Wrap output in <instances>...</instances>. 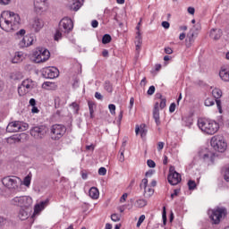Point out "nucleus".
Segmentation results:
<instances>
[{
	"label": "nucleus",
	"mask_w": 229,
	"mask_h": 229,
	"mask_svg": "<svg viewBox=\"0 0 229 229\" xmlns=\"http://www.w3.org/2000/svg\"><path fill=\"white\" fill-rule=\"evenodd\" d=\"M153 119L155 120V123L157 126H160V110L158 109V102H156L153 109Z\"/></svg>",
	"instance_id": "21"
},
{
	"label": "nucleus",
	"mask_w": 229,
	"mask_h": 229,
	"mask_svg": "<svg viewBox=\"0 0 229 229\" xmlns=\"http://www.w3.org/2000/svg\"><path fill=\"white\" fill-rule=\"evenodd\" d=\"M158 103V106L159 108H161V110H164V108H165V103H166V100L165 98H161V100H159Z\"/></svg>",
	"instance_id": "42"
},
{
	"label": "nucleus",
	"mask_w": 229,
	"mask_h": 229,
	"mask_svg": "<svg viewBox=\"0 0 229 229\" xmlns=\"http://www.w3.org/2000/svg\"><path fill=\"white\" fill-rule=\"evenodd\" d=\"M134 104H135V98H131V99H130V106H129L130 110H131V108H133V105Z\"/></svg>",
	"instance_id": "60"
},
{
	"label": "nucleus",
	"mask_w": 229,
	"mask_h": 229,
	"mask_svg": "<svg viewBox=\"0 0 229 229\" xmlns=\"http://www.w3.org/2000/svg\"><path fill=\"white\" fill-rule=\"evenodd\" d=\"M91 26L92 28H98V26H99V22L97 20H93L91 21Z\"/></svg>",
	"instance_id": "57"
},
{
	"label": "nucleus",
	"mask_w": 229,
	"mask_h": 229,
	"mask_svg": "<svg viewBox=\"0 0 229 229\" xmlns=\"http://www.w3.org/2000/svg\"><path fill=\"white\" fill-rule=\"evenodd\" d=\"M49 6L47 0H34V9L38 13L40 12H46V9Z\"/></svg>",
	"instance_id": "18"
},
{
	"label": "nucleus",
	"mask_w": 229,
	"mask_h": 229,
	"mask_svg": "<svg viewBox=\"0 0 229 229\" xmlns=\"http://www.w3.org/2000/svg\"><path fill=\"white\" fill-rule=\"evenodd\" d=\"M124 151H126V141L123 142L120 148V155L118 156L119 162H124Z\"/></svg>",
	"instance_id": "30"
},
{
	"label": "nucleus",
	"mask_w": 229,
	"mask_h": 229,
	"mask_svg": "<svg viewBox=\"0 0 229 229\" xmlns=\"http://www.w3.org/2000/svg\"><path fill=\"white\" fill-rule=\"evenodd\" d=\"M147 165H148L149 167H156L157 164L155 163V161L151 160V159H148L147 161Z\"/></svg>",
	"instance_id": "49"
},
{
	"label": "nucleus",
	"mask_w": 229,
	"mask_h": 229,
	"mask_svg": "<svg viewBox=\"0 0 229 229\" xmlns=\"http://www.w3.org/2000/svg\"><path fill=\"white\" fill-rule=\"evenodd\" d=\"M199 158L200 160H202V162H206L208 165H210V164H214V154H212V152L199 154Z\"/></svg>",
	"instance_id": "20"
},
{
	"label": "nucleus",
	"mask_w": 229,
	"mask_h": 229,
	"mask_svg": "<svg viewBox=\"0 0 229 229\" xmlns=\"http://www.w3.org/2000/svg\"><path fill=\"white\" fill-rule=\"evenodd\" d=\"M88 106L89 110V117L90 119H94V112L96 110V103L94 101H89Z\"/></svg>",
	"instance_id": "31"
},
{
	"label": "nucleus",
	"mask_w": 229,
	"mask_h": 229,
	"mask_svg": "<svg viewBox=\"0 0 229 229\" xmlns=\"http://www.w3.org/2000/svg\"><path fill=\"white\" fill-rule=\"evenodd\" d=\"M23 58L24 55L22 54V52H17L14 57L13 58V64H19L22 62Z\"/></svg>",
	"instance_id": "32"
},
{
	"label": "nucleus",
	"mask_w": 229,
	"mask_h": 229,
	"mask_svg": "<svg viewBox=\"0 0 229 229\" xmlns=\"http://www.w3.org/2000/svg\"><path fill=\"white\" fill-rule=\"evenodd\" d=\"M30 106H35V105H37V100H35V98H30Z\"/></svg>",
	"instance_id": "62"
},
{
	"label": "nucleus",
	"mask_w": 229,
	"mask_h": 229,
	"mask_svg": "<svg viewBox=\"0 0 229 229\" xmlns=\"http://www.w3.org/2000/svg\"><path fill=\"white\" fill-rule=\"evenodd\" d=\"M11 203L15 207L26 208V210H31V207H33V199H31L30 196L14 197L11 200Z\"/></svg>",
	"instance_id": "5"
},
{
	"label": "nucleus",
	"mask_w": 229,
	"mask_h": 229,
	"mask_svg": "<svg viewBox=\"0 0 229 229\" xmlns=\"http://www.w3.org/2000/svg\"><path fill=\"white\" fill-rule=\"evenodd\" d=\"M212 94L216 99V106H217L219 114H223V107L221 106V101L219 100L220 98L223 97V91L220 89L215 88L212 90Z\"/></svg>",
	"instance_id": "16"
},
{
	"label": "nucleus",
	"mask_w": 229,
	"mask_h": 229,
	"mask_svg": "<svg viewBox=\"0 0 229 229\" xmlns=\"http://www.w3.org/2000/svg\"><path fill=\"white\" fill-rule=\"evenodd\" d=\"M44 86L45 87H55V83H53V82H45Z\"/></svg>",
	"instance_id": "64"
},
{
	"label": "nucleus",
	"mask_w": 229,
	"mask_h": 229,
	"mask_svg": "<svg viewBox=\"0 0 229 229\" xmlns=\"http://www.w3.org/2000/svg\"><path fill=\"white\" fill-rule=\"evenodd\" d=\"M219 77L222 81H229V72L226 69L222 68L219 72Z\"/></svg>",
	"instance_id": "28"
},
{
	"label": "nucleus",
	"mask_w": 229,
	"mask_h": 229,
	"mask_svg": "<svg viewBox=\"0 0 229 229\" xmlns=\"http://www.w3.org/2000/svg\"><path fill=\"white\" fill-rule=\"evenodd\" d=\"M188 187L190 191H194L196 189V182L190 180L188 182Z\"/></svg>",
	"instance_id": "41"
},
{
	"label": "nucleus",
	"mask_w": 229,
	"mask_h": 229,
	"mask_svg": "<svg viewBox=\"0 0 229 229\" xmlns=\"http://www.w3.org/2000/svg\"><path fill=\"white\" fill-rule=\"evenodd\" d=\"M164 146H165V143H164L163 141H159L157 143V151H161L164 149Z\"/></svg>",
	"instance_id": "50"
},
{
	"label": "nucleus",
	"mask_w": 229,
	"mask_h": 229,
	"mask_svg": "<svg viewBox=\"0 0 229 229\" xmlns=\"http://www.w3.org/2000/svg\"><path fill=\"white\" fill-rule=\"evenodd\" d=\"M0 28L4 31H16L21 28V16L13 12H4L0 16Z\"/></svg>",
	"instance_id": "1"
},
{
	"label": "nucleus",
	"mask_w": 229,
	"mask_h": 229,
	"mask_svg": "<svg viewBox=\"0 0 229 229\" xmlns=\"http://www.w3.org/2000/svg\"><path fill=\"white\" fill-rule=\"evenodd\" d=\"M44 28V21L40 18H34L30 22V30L34 33H38Z\"/></svg>",
	"instance_id": "15"
},
{
	"label": "nucleus",
	"mask_w": 229,
	"mask_h": 229,
	"mask_svg": "<svg viewBox=\"0 0 229 229\" xmlns=\"http://www.w3.org/2000/svg\"><path fill=\"white\" fill-rule=\"evenodd\" d=\"M111 219L114 223H117V221H121V216L117 214H113V215H111Z\"/></svg>",
	"instance_id": "45"
},
{
	"label": "nucleus",
	"mask_w": 229,
	"mask_h": 229,
	"mask_svg": "<svg viewBox=\"0 0 229 229\" xmlns=\"http://www.w3.org/2000/svg\"><path fill=\"white\" fill-rule=\"evenodd\" d=\"M105 89L107 92H112V90H113L112 84L110 82H108V81H106V83H105Z\"/></svg>",
	"instance_id": "44"
},
{
	"label": "nucleus",
	"mask_w": 229,
	"mask_h": 229,
	"mask_svg": "<svg viewBox=\"0 0 229 229\" xmlns=\"http://www.w3.org/2000/svg\"><path fill=\"white\" fill-rule=\"evenodd\" d=\"M98 174H99L100 176H105V174H106V168H105V167H100V168L98 169Z\"/></svg>",
	"instance_id": "47"
},
{
	"label": "nucleus",
	"mask_w": 229,
	"mask_h": 229,
	"mask_svg": "<svg viewBox=\"0 0 229 229\" xmlns=\"http://www.w3.org/2000/svg\"><path fill=\"white\" fill-rule=\"evenodd\" d=\"M181 182L182 175H180V174L174 171V168L171 166L168 174V182L170 185H178Z\"/></svg>",
	"instance_id": "13"
},
{
	"label": "nucleus",
	"mask_w": 229,
	"mask_h": 229,
	"mask_svg": "<svg viewBox=\"0 0 229 229\" xmlns=\"http://www.w3.org/2000/svg\"><path fill=\"white\" fill-rule=\"evenodd\" d=\"M226 216V208H216L209 211V217L213 221L214 225H219L221 219Z\"/></svg>",
	"instance_id": "10"
},
{
	"label": "nucleus",
	"mask_w": 229,
	"mask_h": 229,
	"mask_svg": "<svg viewBox=\"0 0 229 229\" xmlns=\"http://www.w3.org/2000/svg\"><path fill=\"white\" fill-rule=\"evenodd\" d=\"M161 26H163V28H165V30H169V27L171 26V24H169V21H163L161 23Z\"/></svg>",
	"instance_id": "54"
},
{
	"label": "nucleus",
	"mask_w": 229,
	"mask_h": 229,
	"mask_svg": "<svg viewBox=\"0 0 229 229\" xmlns=\"http://www.w3.org/2000/svg\"><path fill=\"white\" fill-rule=\"evenodd\" d=\"M215 104L214 98H207L204 102L205 106H214Z\"/></svg>",
	"instance_id": "38"
},
{
	"label": "nucleus",
	"mask_w": 229,
	"mask_h": 229,
	"mask_svg": "<svg viewBox=\"0 0 229 229\" xmlns=\"http://www.w3.org/2000/svg\"><path fill=\"white\" fill-rule=\"evenodd\" d=\"M174 110H176V104L172 103V104L170 105V107H169V112H170L171 114H173V112H174Z\"/></svg>",
	"instance_id": "53"
},
{
	"label": "nucleus",
	"mask_w": 229,
	"mask_h": 229,
	"mask_svg": "<svg viewBox=\"0 0 229 229\" xmlns=\"http://www.w3.org/2000/svg\"><path fill=\"white\" fill-rule=\"evenodd\" d=\"M221 35H223V31L221 29H213L210 31V38H213V40H219L221 38Z\"/></svg>",
	"instance_id": "24"
},
{
	"label": "nucleus",
	"mask_w": 229,
	"mask_h": 229,
	"mask_svg": "<svg viewBox=\"0 0 229 229\" xmlns=\"http://www.w3.org/2000/svg\"><path fill=\"white\" fill-rule=\"evenodd\" d=\"M198 127L207 135H215L219 131V123L214 120L200 118L198 120Z\"/></svg>",
	"instance_id": "2"
},
{
	"label": "nucleus",
	"mask_w": 229,
	"mask_h": 229,
	"mask_svg": "<svg viewBox=\"0 0 229 229\" xmlns=\"http://www.w3.org/2000/svg\"><path fill=\"white\" fill-rule=\"evenodd\" d=\"M140 187V189H144L145 192H148V179H142Z\"/></svg>",
	"instance_id": "37"
},
{
	"label": "nucleus",
	"mask_w": 229,
	"mask_h": 229,
	"mask_svg": "<svg viewBox=\"0 0 229 229\" xmlns=\"http://www.w3.org/2000/svg\"><path fill=\"white\" fill-rule=\"evenodd\" d=\"M83 6V0H77L69 5L70 10L73 12H78Z\"/></svg>",
	"instance_id": "25"
},
{
	"label": "nucleus",
	"mask_w": 229,
	"mask_h": 229,
	"mask_svg": "<svg viewBox=\"0 0 229 229\" xmlns=\"http://www.w3.org/2000/svg\"><path fill=\"white\" fill-rule=\"evenodd\" d=\"M148 96H153L155 94V86H150L148 90Z\"/></svg>",
	"instance_id": "51"
},
{
	"label": "nucleus",
	"mask_w": 229,
	"mask_h": 229,
	"mask_svg": "<svg viewBox=\"0 0 229 229\" xmlns=\"http://www.w3.org/2000/svg\"><path fill=\"white\" fill-rule=\"evenodd\" d=\"M95 98H96V99H103V95H101V93H99V92H96L95 93Z\"/></svg>",
	"instance_id": "61"
},
{
	"label": "nucleus",
	"mask_w": 229,
	"mask_h": 229,
	"mask_svg": "<svg viewBox=\"0 0 229 229\" xmlns=\"http://www.w3.org/2000/svg\"><path fill=\"white\" fill-rule=\"evenodd\" d=\"M35 89V81L31 79L24 80L21 84L18 87L19 96H26L28 92H31Z\"/></svg>",
	"instance_id": "12"
},
{
	"label": "nucleus",
	"mask_w": 229,
	"mask_h": 229,
	"mask_svg": "<svg viewBox=\"0 0 229 229\" xmlns=\"http://www.w3.org/2000/svg\"><path fill=\"white\" fill-rule=\"evenodd\" d=\"M35 38L31 35H26L22 38L20 41L19 46L20 47H30V46H33V41Z\"/></svg>",
	"instance_id": "19"
},
{
	"label": "nucleus",
	"mask_w": 229,
	"mask_h": 229,
	"mask_svg": "<svg viewBox=\"0 0 229 229\" xmlns=\"http://www.w3.org/2000/svg\"><path fill=\"white\" fill-rule=\"evenodd\" d=\"M67 128L63 124H54L50 127V137L52 140H60L65 135Z\"/></svg>",
	"instance_id": "7"
},
{
	"label": "nucleus",
	"mask_w": 229,
	"mask_h": 229,
	"mask_svg": "<svg viewBox=\"0 0 229 229\" xmlns=\"http://www.w3.org/2000/svg\"><path fill=\"white\" fill-rule=\"evenodd\" d=\"M16 35H17V37H19V35L21 37H24V35H26V30H24V29L20 30L18 32H16Z\"/></svg>",
	"instance_id": "52"
},
{
	"label": "nucleus",
	"mask_w": 229,
	"mask_h": 229,
	"mask_svg": "<svg viewBox=\"0 0 229 229\" xmlns=\"http://www.w3.org/2000/svg\"><path fill=\"white\" fill-rule=\"evenodd\" d=\"M146 219V216L141 215L137 222V228L140 227V225H142V223H144V220Z\"/></svg>",
	"instance_id": "43"
},
{
	"label": "nucleus",
	"mask_w": 229,
	"mask_h": 229,
	"mask_svg": "<svg viewBox=\"0 0 229 229\" xmlns=\"http://www.w3.org/2000/svg\"><path fill=\"white\" fill-rule=\"evenodd\" d=\"M128 198V193H124L121 199H120V202L121 203H124V201H126V199Z\"/></svg>",
	"instance_id": "56"
},
{
	"label": "nucleus",
	"mask_w": 229,
	"mask_h": 229,
	"mask_svg": "<svg viewBox=\"0 0 229 229\" xmlns=\"http://www.w3.org/2000/svg\"><path fill=\"white\" fill-rule=\"evenodd\" d=\"M165 53L166 55H173V48H171V47H165Z\"/></svg>",
	"instance_id": "58"
},
{
	"label": "nucleus",
	"mask_w": 229,
	"mask_h": 229,
	"mask_svg": "<svg viewBox=\"0 0 229 229\" xmlns=\"http://www.w3.org/2000/svg\"><path fill=\"white\" fill-rule=\"evenodd\" d=\"M74 25L70 18H63L59 22V27L55 34V40H60L64 35H67L72 31Z\"/></svg>",
	"instance_id": "3"
},
{
	"label": "nucleus",
	"mask_w": 229,
	"mask_h": 229,
	"mask_svg": "<svg viewBox=\"0 0 229 229\" xmlns=\"http://www.w3.org/2000/svg\"><path fill=\"white\" fill-rule=\"evenodd\" d=\"M136 41H135V44H136V51L137 53H140V47L142 46V37L140 36V31H137L136 32Z\"/></svg>",
	"instance_id": "26"
},
{
	"label": "nucleus",
	"mask_w": 229,
	"mask_h": 229,
	"mask_svg": "<svg viewBox=\"0 0 229 229\" xmlns=\"http://www.w3.org/2000/svg\"><path fill=\"white\" fill-rule=\"evenodd\" d=\"M134 205L138 208H142L146 207V205H148V201L144 199H140L135 201Z\"/></svg>",
	"instance_id": "33"
},
{
	"label": "nucleus",
	"mask_w": 229,
	"mask_h": 229,
	"mask_svg": "<svg viewBox=\"0 0 229 229\" xmlns=\"http://www.w3.org/2000/svg\"><path fill=\"white\" fill-rule=\"evenodd\" d=\"M155 191L153 190V188L148 186L147 187V192L144 191V195L147 196L148 198H150V196H153Z\"/></svg>",
	"instance_id": "39"
},
{
	"label": "nucleus",
	"mask_w": 229,
	"mask_h": 229,
	"mask_svg": "<svg viewBox=\"0 0 229 229\" xmlns=\"http://www.w3.org/2000/svg\"><path fill=\"white\" fill-rule=\"evenodd\" d=\"M112 42V37L109 34H106L102 38V43L110 44Z\"/></svg>",
	"instance_id": "36"
},
{
	"label": "nucleus",
	"mask_w": 229,
	"mask_h": 229,
	"mask_svg": "<svg viewBox=\"0 0 229 229\" xmlns=\"http://www.w3.org/2000/svg\"><path fill=\"white\" fill-rule=\"evenodd\" d=\"M12 3V0H0V4H3L4 6H6Z\"/></svg>",
	"instance_id": "55"
},
{
	"label": "nucleus",
	"mask_w": 229,
	"mask_h": 229,
	"mask_svg": "<svg viewBox=\"0 0 229 229\" xmlns=\"http://www.w3.org/2000/svg\"><path fill=\"white\" fill-rule=\"evenodd\" d=\"M196 12V9H194V7H188V13H190L191 15H194Z\"/></svg>",
	"instance_id": "59"
},
{
	"label": "nucleus",
	"mask_w": 229,
	"mask_h": 229,
	"mask_svg": "<svg viewBox=\"0 0 229 229\" xmlns=\"http://www.w3.org/2000/svg\"><path fill=\"white\" fill-rule=\"evenodd\" d=\"M89 194L92 199H98V198H99V190L96 187H92L89 189Z\"/></svg>",
	"instance_id": "29"
},
{
	"label": "nucleus",
	"mask_w": 229,
	"mask_h": 229,
	"mask_svg": "<svg viewBox=\"0 0 229 229\" xmlns=\"http://www.w3.org/2000/svg\"><path fill=\"white\" fill-rule=\"evenodd\" d=\"M135 133L136 135H139V133H140L141 139H144V137L148 135V128H146V124L142 123L140 124V126L136 125Z\"/></svg>",
	"instance_id": "22"
},
{
	"label": "nucleus",
	"mask_w": 229,
	"mask_h": 229,
	"mask_svg": "<svg viewBox=\"0 0 229 229\" xmlns=\"http://www.w3.org/2000/svg\"><path fill=\"white\" fill-rule=\"evenodd\" d=\"M29 124L21 121H14L9 123L6 127V131L9 133H16L17 131H26L29 128Z\"/></svg>",
	"instance_id": "9"
},
{
	"label": "nucleus",
	"mask_w": 229,
	"mask_h": 229,
	"mask_svg": "<svg viewBox=\"0 0 229 229\" xmlns=\"http://www.w3.org/2000/svg\"><path fill=\"white\" fill-rule=\"evenodd\" d=\"M70 106L72 108L75 114H78V112H80V106L78 105V103L73 102L70 105Z\"/></svg>",
	"instance_id": "40"
},
{
	"label": "nucleus",
	"mask_w": 229,
	"mask_h": 229,
	"mask_svg": "<svg viewBox=\"0 0 229 229\" xmlns=\"http://www.w3.org/2000/svg\"><path fill=\"white\" fill-rule=\"evenodd\" d=\"M50 55L51 54L49 53V50L38 47L33 53L34 62L36 64H42V62H47V60H49Z\"/></svg>",
	"instance_id": "11"
},
{
	"label": "nucleus",
	"mask_w": 229,
	"mask_h": 229,
	"mask_svg": "<svg viewBox=\"0 0 229 229\" xmlns=\"http://www.w3.org/2000/svg\"><path fill=\"white\" fill-rule=\"evenodd\" d=\"M108 108L110 110V114H112V115H115V105L110 104Z\"/></svg>",
	"instance_id": "46"
},
{
	"label": "nucleus",
	"mask_w": 229,
	"mask_h": 229,
	"mask_svg": "<svg viewBox=\"0 0 229 229\" xmlns=\"http://www.w3.org/2000/svg\"><path fill=\"white\" fill-rule=\"evenodd\" d=\"M102 55L104 56V58H108V50L106 49L103 50Z\"/></svg>",
	"instance_id": "63"
},
{
	"label": "nucleus",
	"mask_w": 229,
	"mask_h": 229,
	"mask_svg": "<svg viewBox=\"0 0 229 229\" xmlns=\"http://www.w3.org/2000/svg\"><path fill=\"white\" fill-rule=\"evenodd\" d=\"M49 205V199H47L46 200L41 201L38 204H36L35 206V212H40L41 210H44L46 207Z\"/></svg>",
	"instance_id": "27"
},
{
	"label": "nucleus",
	"mask_w": 229,
	"mask_h": 229,
	"mask_svg": "<svg viewBox=\"0 0 229 229\" xmlns=\"http://www.w3.org/2000/svg\"><path fill=\"white\" fill-rule=\"evenodd\" d=\"M47 131V126L46 125H36L30 130V137H33L35 140H42V139H46Z\"/></svg>",
	"instance_id": "6"
},
{
	"label": "nucleus",
	"mask_w": 229,
	"mask_h": 229,
	"mask_svg": "<svg viewBox=\"0 0 229 229\" xmlns=\"http://www.w3.org/2000/svg\"><path fill=\"white\" fill-rule=\"evenodd\" d=\"M30 212H31V209L21 208L18 214L19 219H21V221H26V219L30 217Z\"/></svg>",
	"instance_id": "23"
},
{
	"label": "nucleus",
	"mask_w": 229,
	"mask_h": 229,
	"mask_svg": "<svg viewBox=\"0 0 229 229\" xmlns=\"http://www.w3.org/2000/svg\"><path fill=\"white\" fill-rule=\"evenodd\" d=\"M183 124L184 126H188V128H191V126H192V117L183 118Z\"/></svg>",
	"instance_id": "35"
},
{
	"label": "nucleus",
	"mask_w": 229,
	"mask_h": 229,
	"mask_svg": "<svg viewBox=\"0 0 229 229\" xmlns=\"http://www.w3.org/2000/svg\"><path fill=\"white\" fill-rule=\"evenodd\" d=\"M2 183L9 191H17L21 185V178L17 176H5L2 179Z\"/></svg>",
	"instance_id": "8"
},
{
	"label": "nucleus",
	"mask_w": 229,
	"mask_h": 229,
	"mask_svg": "<svg viewBox=\"0 0 229 229\" xmlns=\"http://www.w3.org/2000/svg\"><path fill=\"white\" fill-rule=\"evenodd\" d=\"M42 74L44 78L55 80V78H58L60 72L56 67H47L43 70Z\"/></svg>",
	"instance_id": "14"
},
{
	"label": "nucleus",
	"mask_w": 229,
	"mask_h": 229,
	"mask_svg": "<svg viewBox=\"0 0 229 229\" xmlns=\"http://www.w3.org/2000/svg\"><path fill=\"white\" fill-rule=\"evenodd\" d=\"M28 135L26 133H21V134H14L9 138L6 139L7 144H19L20 142H22L23 139H26Z\"/></svg>",
	"instance_id": "17"
},
{
	"label": "nucleus",
	"mask_w": 229,
	"mask_h": 229,
	"mask_svg": "<svg viewBox=\"0 0 229 229\" xmlns=\"http://www.w3.org/2000/svg\"><path fill=\"white\" fill-rule=\"evenodd\" d=\"M210 145L213 147L215 151L219 153H225L226 148H228V143L223 135H215L211 138Z\"/></svg>",
	"instance_id": "4"
},
{
	"label": "nucleus",
	"mask_w": 229,
	"mask_h": 229,
	"mask_svg": "<svg viewBox=\"0 0 229 229\" xmlns=\"http://www.w3.org/2000/svg\"><path fill=\"white\" fill-rule=\"evenodd\" d=\"M23 185H25V187H30V185H31V174H29L24 177Z\"/></svg>",
	"instance_id": "34"
},
{
	"label": "nucleus",
	"mask_w": 229,
	"mask_h": 229,
	"mask_svg": "<svg viewBox=\"0 0 229 229\" xmlns=\"http://www.w3.org/2000/svg\"><path fill=\"white\" fill-rule=\"evenodd\" d=\"M224 178L225 182H229V168H225V174H224Z\"/></svg>",
	"instance_id": "48"
}]
</instances>
